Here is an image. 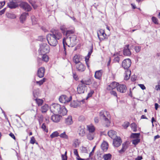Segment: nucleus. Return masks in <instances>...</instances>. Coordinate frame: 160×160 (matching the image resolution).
Wrapping results in <instances>:
<instances>
[{"label": "nucleus", "mask_w": 160, "mask_h": 160, "mask_svg": "<svg viewBox=\"0 0 160 160\" xmlns=\"http://www.w3.org/2000/svg\"><path fill=\"white\" fill-rule=\"evenodd\" d=\"M92 52V49H91L90 51H89V52H88V54L87 56L85 57V60H89V58L90 57V56H91Z\"/></svg>", "instance_id": "nucleus-44"}, {"label": "nucleus", "mask_w": 160, "mask_h": 160, "mask_svg": "<svg viewBox=\"0 0 160 160\" xmlns=\"http://www.w3.org/2000/svg\"><path fill=\"white\" fill-rule=\"evenodd\" d=\"M74 32V31L72 30H67L66 32V35L68 36L69 34L73 33Z\"/></svg>", "instance_id": "nucleus-52"}, {"label": "nucleus", "mask_w": 160, "mask_h": 160, "mask_svg": "<svg viewBox=\"0 0 160 160\" xmlns=\"http://www.w3.org/2000/svg\"><path fill=\"white\" fill-rule=\"evenodd\" d=\"M36 141L34 137H32L31 138V139L30 141V143L34 144L35 143Z\"/></svg>", "instance_id": "nucleus-54"}, {"label": "nucleus", "mask_w": 160, "mask_h": 160, "mask_svg": "<svg viewBox=\"0 0 160 160\" xmlns=\"http://www.w3.org/2000/svg\"><path fill=\"white\" fill-rule=\"evenodd\" d=\"M156 89L157 90H160V85L158 84V85H156Z\"/></svg>", "instance_id": "nucleus-63"}, {"label": "nucleus", "mask_w": 160, "mask_h": 160, "mask_svg": "<svg viewBox=\"0 0 160 160\" xmlns=\"http://www.w3.org/2000/svg\"><path fill=\"white\" fill-rule=\"evenodd\" d=\"M99 115L100 118L103 120L106 123V126L108 127L110 123L109 120L110 115L109 112L105 110H103L99 112Z\"/></svg>", "instance_id": "nucleus-3"}, {"label": "nucleus", "mask_w": 160, "mask_h": 160, "mask_svg": "<svg viewBox=\"0 0 160 160\" xmlns=\"http://www.w3.org/2000/svg\"><path fill=\"white\" fill-rule=\"evenodd\" d=\"M65 123L68 125H70L72 123L73 121L71 116H68L65 119Z\"/></svg>", "instance_id": "nucleus-24"}, {"label": "nucleus", "mask_w": 160, "mask_h": 160, "mask_svg": "<svg viewBox=\"0 0 160 160\" xmlns=\"http://www.w3.org/2000/svg\"><path fill=\"white\" fill-rule=\"evenodd\" d=\"M51 119L54 122H58L60 120V115L58 114L52 115L51 117Z\"/></svg>", "instance_id": "nucleus-22"}, {"label": "nucleus", "mask_w": 160, "mask_h": 160, "mask_svg": "<svg viewBox=\"0 0 160 160\" xmlns=\"http://www.w3.org/2000/svg\"><path fill=\"white\" fill-rule=\"evenodd\" d=\"M131 71H128L127 72H125V76L124 79L126 80H128L129 78V75L130 74Z\"/></svg>", "instance_id": "nucleus-37"}, {"label": "nucleus", "mask_w": 160, "mask_h": 160, "mask_svg": "<svg viewBox=\"0 0 160 160\" xmlns=\"http://www.w3.org/2000/svg\"><path fill=\"white\" fill-rule=\"evenodd\" d=\"M128 145L127 142H125L122 144V149L119 151V152L120 153H122L124 152L128 148Z\"/></svg>", "instance_id": "nucleus-20"}, {"label": "nucleus", "mask_w": 160, "mask_h": 160, "mask_svg": "<svg viewBox=\"0 0 160 160\" xmlns=\"http://www.w3.org/2000/svg\"><path fill=\"white\" fill-rule=\"evenodd\" d=\"M50 108L52 112H60V105L57 103H53L51 106Z\"/></svg>", "instance_id": "nucleus-7"}, {"label": "nucleus", "mask_w": 160, "mask_h": 160, "mask_svg": "<svg viewBox=\"0 0 160 160\" xmlns=\"http://www.w3.org/2000/svg\"><path fill=\"white\" fill-rule=\"evenodd\" d=\"M102 149L104 152H106L108 148V143L106 141H104L101 146Z\"/></svg>", "instance_id": "nucleus-21"}, {"label": "nucleus", "mask_w": 160, "mask_h": 160, "mask_svg": "<svg viewBox=\"0 0 160 160\" xmlns=\"http://www.w3.org/2000/svg\"><path fill=\"white\" fill-rule=\"evenodd\" d=\"M138 85L140 87V88L143 90H144L146 89V88L144 84H139Z\"/></svg>", "instance_id": "nucleus-59"}, {"label": "nucleus", "mask_w": 160, "mask_h": 160, "mask_svg": "<svg viewBox=\"0 0 160 160\" xmlns=\"http://www.w3.org/2000/svg\"><path fill=\"white\" fill-rule=\"evenodd\" d=\"M99 118L98 117H95L94 118V122L96 123H98L99 121Z\"/></svg>", "instance_id": "nucleus-62"}, {"label": "nucleus", "mask_w": 160, "mask_h": 160, "mask_svg": "<svg viewBox=\"0 0 160 160\" xmlns=\"http://www.w3.org/2000/svg\"><path fill=\"white\" fill-rule=\"evenodd\" d=\"M77 36L75 35H72L69 37L66 38H64L63 39L62 43L63 47L65 51V54L66 55V45L68 47H73L77 44Z\"/></svg>", "instance_id": "nucleus-2"}, {"label": "nucleus", "mask_w": 160, "mask_h": 160, "mask_svg": "<svg viewBox=\"0 0 160 160\" xmlns=\"http://www.w3.org/2000/svg\"><path fill=\"white\" fill-rule=\"evenodd\" d=\"M112 155L110 153L106 154L103 155V158L104 160H110Z\"/></svg>", "instance_id": "nucleus-29"}, {"label": "nucleus", "mask_w": 160, "mask_h": 160, "mask_svg": "<svg viewBox=\"0 0 160 160\" xmlns=\"http://www.w3.org/2000/svg\"><path fill=\"white\" fill-rule=\"evenodd\" d=\"M74 153L75 155L76 156L78 157H79V155L78 153V152L76 149H74Z\"/></svg>", "instance_id": "nucleus-58"}, {"label": "nucleus", "mask_w": 160, "mask_h": 160, "mask_svg": "<svg viewBox=\"0 0 160 160\" xmlns=\"http://www.w3.org/2000/svg\"><path fill=\"white\" fill-rule=\"evenodd\" d=\"M41 55H42L43 56L42 57V59H41V58H38V61L39 62L41 60H43L46 62H47L48 60V55H47L46 54H41Z\"/></svg>", "instance_id": "nucleus-23"}, {"label": "nucleus", "mask_w": 160, "mask_h": 160, "mask_svg": "<svg viewBox=\"0 0 160 160\" xmlns=\"http://www.w3.org/2000/svg\"><path fill=\"white\" fill-rule=\"evenodd\" d=\"M72 99L71 96L68 98L65 95H61V103H66L70 102Z\"/></svg>", "instance_id": "nucleus-10"}, {"label": "nucleus", "mask_w": 160, "mask_h": 160, "mask_svg": "<svg viewBox=\"0 0 160 160\" xmlns=\"http://www.w3.org/2000/svg\"><path fill=\"white\" fill-rule=\"evenodd\" d=\"M142 159V156H138L135 159L136 160H141Z\"/></svg>", "instance_id": "nucleus-64"}, {"label": "nucleus", "mask_w": 160, "mask_h": 160, "mask_svg": "<svg viewBox=\"0 0 160 160\" xmlns=\"http://www.w3.org/2000/svg\"><path fill=\"white\" fill-rule=\"evenodd\" d=\"M73 62L76 63V65L79 62H81L80 61L79 56L77 55H75L73 58Z\"/></svg>", "instance_id": "nucleus-27"}, {"label": "nucleus", "mask_w": 160, "mask_h": 160, "mask_svg": "<svg viewBox=\"0 0 160 160\" xmlns=\"http://www.w3.org/2000/svg\"><path fill=\"white\" fill-rule=\"evenodd\" d=\"M140 142V140L139 138H136L133 139L132 141V142L133 144L135 145H136L138 144Z\"/></svg>", "instance_id": "nucleus-38"}, {"label": "nucleus", "mask_w": 160, "mask_h": 160, "mask_svg": "<svg viewBox=\"0 0 160 160\" xmlns=\"http://www.w3.org/2000/svg\"><path fill=\"white\" fill-rule=\"evenodd\" d=\"M132 129L133 132H136L137 131V125L135 123H132L131 125Z\"/></svg>", "instance_id": "nucleus-34"}, {"label": "nucleus", "mask_w": 160, "mask_h": 160, "mask_svg": "<svg viewBox=\"0 0 160 160\" xmlns=\"http://www.w3.org/2000/svg\"><path fill=\"white\" fill-rule=\"evenodd\" d=\"M129 123L128 122H125L122 125V126L124 128H127L129 126Z\"/></svg>", "instance_id": "nucleus-49"}, {"label": "nucleus", "mask_w": 160, "mask_h": 160, "mask_svg": "<svg viewBox=\"0 0 160 160\" xmlns=\"http://www.w3.org/2000/svg\"><path fill=\"white\" fill-rule=\"evenodd\" d=\"M79 143L78 141V139H75L74 141V143L73 144V146L75 148H77V147L79 146Z\"/></svg>", "instance_id": "nucleus-47"}, {"label": "nucleus", "mask_w": 160, "mask_h": 160, "mask_svg": "<svg viewBox=\"0 0 160 160\" xmlns=\"http://www.w3.org/2000/svg\"><path fill=\"white\" fill-rule=\"evenodd\" d=\"M45 73V68L43 67L39 68L37 72V75L38 77L42 78L43 77Z\"/></svg>", "instance_id": "nucleus-15"}, {"label": "nucleus", "mask_w": 160, "mask_h": 160, "mask_svg": "<svg viewBox=\"0 0 160 160\" xmlns=\"http://www.w3.org/2000/svg\"><path fill=\"white\" fill-rule=\"evenodd\" d=\"M122 142V140L120 137H118L113 139V144L115 147H119L121 145Z\"/></svg>", "instance_id": "nucleus-12"}, {"label": "nucleus", "mask_w": 160, "mask_h": 160, "mask_svg": "<svg viewBox=\"0 0 160 160\" xmlns=\"http://www.w3.org/2000/svg\"><path fill=\"white\" fill-rule=\"evenodd\" d=\"M152 22L155 24H158V20L157 18L154 17H152Z\"/></svg>", "instance_id": "nucleus-45"}, {"label": "nucleus", "mask_w": 160, "mask_h": 160, "mask_svg": "<svg viewBox=\"0 0 160 160\" xmlns=\"http://www.w3.org/2000/svg\"><path fill=\"white\" fill-rule=\"evenodd\" d=\"M78 134L80 136H83L85 134V131L84 129L80 128L79 129Z\"/></svg>", "instance_id": "nucleus-32"}, {"label": "nucleus", "mask_w": 160, "mask_h": 160, "mask_svg": "<svg viewBox=\"0 0 160 160\" xmlns=\"http://www.w3.org/2000/svg\"><path fill=\"white\" fill-rule=\"evenodd\" d=\"M49 46L46 43H42L40 45V48L38 50L40 54H46L49 52Z\"/></svg>", "instance_id": "nucleus-4"}, {"label": "nucleus", "mask_w": 160, "mask_h": 160, "mask_svg": "<svg viewBox=\"0 0 160 160\" xmlns=\"http://www.w3.org/2000/svg\"><path fill=\"white\" fill-rule=\"evenodd\" d=\"M8 17L12 19H14L16 18V16L15 15L12 13H8Z\"/></svg>", "instance_id": "nucleus-46"}, {"label": "nucleus", "mask_w": 160, "mask_h": 160, "mask_svg": "<svg viewBox=\"0 0 160 160\" xmlns=\"http://www.w3.org/2000/svg\"><path fill=\"white\" fill-rule=\"evenodd\" d=\"M94 93V91L93 90H91L90 92L88 94V96L86 98V99L92 96V94Z\"/></svg>", "instance_id": "nucleus-50"}, {"label": "nucleus", "mask_w": 160, "mask_h": 160, "mask_svg": "<svg viewBox=\"0 0 160 160\" xmlns=\"http://www.w3.org/2000/svg\"><path fill=\"white\" fill-rule=\"evenodd\" d=\"M117 89L118 91L121 93H124L126 91L127 87L125 85L118 84Z\"/></svg>", "instance_id": "nucleus-14"}, {"label": "nucleus", "mask_w": 160, "mask_h": 160, "mask_svg": "<svg viewBox=\"0 0 160 160\" xmlns=\"http://www.w3.org/2000/svg\"><path fill=\"white\" fill-rule=\"evenodd\" d=\"M48 109V106L47 104H45L42 106L41 110L42 112H46Z\"/></svg>", "instance_id": "nucleus-31"}, {"label": "nucleus", "mask_w": 160, "mask_h": 160, "mask_svg": "<svg viewBox=\"0 0 160 160\" xmlns=\"http://www.w3.org/2000/svg\"><path fill=\"white\" fill-rule=\"evenodd\" d=\"M98 37L100 41H101L105 38L106 34L105 33L104 31L101 29L97 31Z\"/></svg>", "instance_id": "nucleus-9"}, {"label": "nucleus", "mask_w": 160, "mask_h": 160, "mask_svg": "<svg viewBox=\"0 0 160 160\" xmlns=\"http://www.w3.org/2000/svg\"><path fill=\"white\" fill-rule=\"evenodd\" d=\"M34 100H35L38 106H41L43 102V101L42 99L36 98H35Z\"/></svg>", "instance_id": "nucleus-36"}, {"label": "nucleus", "mask_w": 160, "mask_h": 160, "mask_svg": "<svg viewBox=\"0 0 160 160\" xmlns=\"http://www.w3.org/2000/svg\"><path fill=\"white\" fill-rule=\"evenodd\" d=\"M129 45L127 44L125 45L123 51V54L124 56H130L131 54V52L129 49Z\"/></svg>", "instance_id": "nucleus-11"}, {"label": "nucleus", "mask_w": 160, "mask_h": 160, "mask_svg": "<svg viewBox=\"0 0 160 160\" xmlns=\"http://www.w3.org/2000/svg\"><path fill=\"white\" fill-rule=\"evenodd\" d=\"M68 110L64 106L61 107V117L62 116H64L67 114Z\"/></svg>", "instance_id": "nucleus-26"}, {"label": "nucleus", "mask_w": 160, "mask_h": 160, "mask_svg": "<svg viewBox=\"0 0 160 160\" xmlns=\"http://www.w3.org/2000/svg\"><path fill=\"white\" fill-rule=\"evenodd\" d=\"M61 138H62L64 140H68V136L66 134L65 132L61 133Z\"/></svg>", "instance_id": "nucleus-35"}, {"label": "nucleus", "mask_w": 160, "mask_h": 160, "mask_svg": "<svg viewBox=\"0 0 160 160\" xmlns=\"http://www.w3.org/2000/svg\"><path fill=\"white\" fill-rule=\"evenodd\" d=\"M87 137L88 139L90 140H93L94 137V133L89 132L87 135Z\"/></svg>", "instance_id": "nucleus-33"}, {"label": "nucleus", "mask_w": 160, "mask_h": 160, "mask_svg": "<svg viewBox=\"0 0 160 160\" xmlns=\"http://www.w3.org/2000/svg\"><path fill=\"white\" fill-rule=\"evenodd\" d=\"M5 4V2L3 1L0 2V9H1L2 7Z\"/></svg>", "instance_id": "nucleus-60"}, {"label": "nucleus", "mask_w": 160, "mask_h": 160, "mask_svg": "<svg viewBox=\"0 0 160 160\" xmlns=\"http://www.w3.org/2000/svg\"><path fill=\"white\" fill-rule=\"evenodd\" d=\"M87 88L83 84L80 83L78 85L77 88V92L79 94L84 93V92L87 90Z\"/></svg>", "instance_id": "nucleus-8"}, {"label": "nucleus", "mask_w": 160, "mask_h": 160, "mask_svg": "<svg viewBox=\"0 0 160 160\" xmlns=\"http://www.w3.org/2000/svg\"><path fill=\"white\" fill-rule=\"evenodd\" d=\"M118 83L115 82H113L110 84L108 86L107 89L108 90H110L111 89L113 90L116 88H117V86L118 85Z\"/></svg>", "instance_id": "nucleus-16"}, {"label": "nucleus", "mask_w": 160, "mask_h": 160, "mask_svg": "<svg viewBox=\"0 0 160 160\" xmlns=\"http://www.w3.org/2000/svg\"><path fill=\"white\" fill-rule=\"evenodd\" d=\"M141 49V47L140 46H136L134 48L135 50L137 53L139 52L140 51Z\"/></svg>", "instance_id": "nucleus-53"}, {"label": "nucleus", "mask_w": 160, "mask_h": 160, "mask_svg": "<svg viewBox=\"0 0 160 160\" xmlns=\"http://www.w3.org/2000/svg\"><path fill=\"white\" fill-rule=\"evenodd\" d=\"M108 136L113 139L118 137L116 134V132L113 130L109 131L108 132Z\"/></svg>", "instance_id": "nucleus-19"}, {"label": "nucleus", "mask_w": 160, "mask_h": 160, "mask_svg": "<svg viewBox=\"0 0 160 160\" xmlns=\"http://www.w3.org/2000/svg\"><path fill=\"white\" fill-rule=\"evenodd\" d=\"M67 152L66 151L64 154L62 155V160H67Z\"/></svg>", "instance_id": "nucleus-48"}, {"label": "nucleus", "mask_w": 160, "mask_h": 160, "mask_svg": "<svg viewBox=\"0 0 160 160\" xmlns=\"http://www.w3.org/2000/svg\"><path fill=\"white\" fill-rule=\"evenodd\" d=\"M140 135V134L139 133H132V134L131 136L133 138H138Z\"/></svg>", "instance_id": "nucleus-41"}, {"label": "nucleus", "mask_w": 160, "mask_h": 160, "mask_svg": "<svg viewBox=\"0 0 160 160\" xmlns=\"http://www.w3.org/2000/svg\"><path fill=\"white\" fill-rule=\"evenodd\" d=\"M103 71L102 70H100L96 71L95 73V78L98 79L100 80Z\"/></svg>", "instance_id": "nucleus-17"}, {"label": "nucleus", "mask_w": 160, "mask_h": 160, "mask_svg": "<svg viewBox=\"0 0 160 160\" xmlns=\"http://www.w3.org/2000/svg\"><path fill=\"white\" fill-rule=\"evenodd\" d=\"M110 93L111 95H113L114 96L116 97H117V93L115 91L112 90L110 91Z\"/></svg>", "instance_id": "nucleus-55"}, {"label": "nucleus", "mask_w": 160, "mask_h": 160, "mask_svg": "<svg viewBox=\"0 0 160 160\" xmlns=\"http://www.w3.org/2000/svg\"><path fill=\"white\" fill-rule=\"evenodd\" d=\"M37 39L39 41L44 42L45 41L46 38L45 37L43 36H39L38 37Z\"/></svg>", "instance_id": "nucleus-43"}, {"label": "nucleus", "mask_w": 160, "mask_h": 160, "mask_svg": "<svg viewBox=\"0 0 160 160\" xmlns=\"http://www.w3.org/2000/svg\"><path fill=\"white\" fill-rule=\"evenodd\" d=\"M19 6L21 8L27 12L30 11L32 9L31 7L28 3L25 2H21Z\"/></svg>", "instance_id": "nucleus-5"}, {"label": "nucleus", "mask_w": 160, "mask_h": 160, "mask_svg": "<svg viewBox=\"0 0 160 160\" xmlns=\"http://www.w3.org/2000/svg\"><path fill=\"white\" fill-rule=\"evenodd\" d=\"M87 127L89 132L94 133L95 130V128L93 126L89 125L87 126Z\"/></svg>", "instance_id": "nucleus-28"}, {"label": "nucleus", "mask_w": 160, "mask_h": 160, "mask_svg": "<svg viewBox=\"0 0 160 160\" xmlns=\"http://www.w3.org/2000/svg\"><path fill=\"white\" fill-rule=\"evenodd\" d=\"M76 67L77 70L80 72L84 71L86 69L85 66L81 62H79L76 64Z\"/></svg>", "instance_id": "nucleus-13"}, {"label": "nucleus", "mask_w": 160, "mask_h": 160, "mask_svg": "<svg viewBox=\"0 0 160 160\" xmlns=\"http://www.w3.org/2000/svg\"><path fill=\"white\" fill-rule=\"evenodd\" d=\"M41 128L44 131L47 132H48V129H46V126L44 123H43L42 124L41 126Z\"/></svg>", "instance_id": "nucleus-51"}, {"label": "nucleus", "mask_w": 160, "mask_h": 160, "mask_svg": "<svg viewBox=\"0 0 160 160\" xmlns=\"http://www.w3.org/2000/svg\"><path fill=\"white\" fill-rule=\"evenodd\" d=\"M59 136V133L57 131L53 132L50 135V137L51 138H56Z\"/></svg>", "instance_id": "nucleus-30"}, {"label": "nucleus", "mask_w": 160, "mask_h": 160, "mask_svg": "<svg viewBox=\"0 0 160 160\" xmlns=\"http://www.w3.org/2000/svg\"><path fill=\"white\" fill-rule=\"evenodd\" d=\"M6 10V8H5L2 10L0 11V16L2 15V14L4 13Z\"/></svg>", "instance_id": "nucleus-61"}, {"label": "nucleus", "mask_w": 160, "mask_h": 160, "mask_svg": "<svg viewBox=\"0 0 160 160\" xmlns=\"http://www.w3.org/2000/svg\"><path fill=\"white\" fill-rule=\"evenodd\" d=\"M120 60V57L118 56H117L114 58L113 61L115 62H119Z\"/></svg>", "instance_id": "nucleus-56"}, {"label": "nucleus", "mask_w": 160, "mask_h": 160, "mask_svg": "<svg viewBox=\"0 0 160 160\" xmlns=\"http://www.w3.org/2000/svg\"><path fill=\"white\" fill-rule=\"evenodd\" d=\"M81 83L84 84L85 86H86V85H90L91 83V82L90 80H88L87 81L82 80L81 81Z\"/></svg>", "instance_id": "nucleus-42"}, {"label": "nucleus", "mask_w": 160, "mask_h": 160, "mask_svg": "<svg viewBox=\"0 0 160 160\" xmlns=\"http://www.w3.org/2000/svg\"><path fill=\"white\" fill-rule=\"evenodd\" d=\"M31 19L33 24H35L37 22V19L34 16L32 15L31 16Z\"/></svg>", "instance_id": "nucleus-39"}, {"label": "nucleus", "mask_w": 160, "mask_h": 160, "mask_svg": "<svg viewBox=\"0 0 160 160\" xmlns=\"http://www.w3.org/2000/svg\"><path fill=\"white\" fill-rule=\"evenodd\" d=\"M46 79V78H43L42 80L39 81H36V83L37 84L40 86L43 83L45 82Z\"/></svg>", "instance_id": "nucleus-40"}, {"label": "nucleus", "mask_w": 160, "mask_h": 160, "mask_svg": "<svg viewBox=\"0 0 160 160\" xmlns=\"http://www.w3.org/2000/svg\"><path fill=\"white\" fill-rule=\"evenodd\" d=\"M8 6L11 9L15 8L18 6L17 4L13 2H10L8 3Z\"/></svg>", "instance_id": "nucleus-25"}, {"label": "nucleus", "mask_w": 160, "mask_h": 160, "mask_svg": "<svg viewBox=\"0 0 160 160\" xmlns=\"http://www.w3.org/2000/svg\"><path fill=\"white\" fill-rule=\"evenodd\" d=\"M60 38V32L58 30L52 29L51 33L48 34L47 36V39L49 44L52 46H55L57 43V40Z\"/></svg>", "instance_id": "nucleus-1"}, {"label": "nucleus", "mask_w": 160, "mask_h": 160, "mask_svg": "<svg viewBox=\"0 0 160 160\" xmlns=\"http://www.w3.org/2000/svg\"><path fill=\"white\" fill-rule=\"evenodd\" d=\"M96 147V146H95L94 147H93V148H92V152L89 154V157H90L91 156H92L93 155V154L94 153V151Z\"/></svg>", "instance_id": "nucleus-57"}, {"label": "nucleus", "mask_w": 160, "mask_h": 160, "mask_svg": "<svg viewBox=\"0 0 160 160\" xmlns=\"http://www.w3.org/2000/svg\"><path fill=\"white\" fill-rule=\"evenodd\" d=\"M131 62L130 59H124L122 63V67L125 69L128 70L131 66Z\"/></svg>", "instance_id": "nucleus-6"}, {"label": "nucleus", "mask_w": 160, "mask_h": 160, "mask_svg": "<svg viewBox=\"0 0 160 160\" xmlns=\"http://www.w3.org/2000/svg\"><path fill=\"white\" fill-rule=\"evenodd\" d=\"M29 15L28 13L27 12H23L21 14L20 17V22L23 23L26 20L27 17Z\"/></svg>", "instance_id": "nucleus-18"}]
</instances>
